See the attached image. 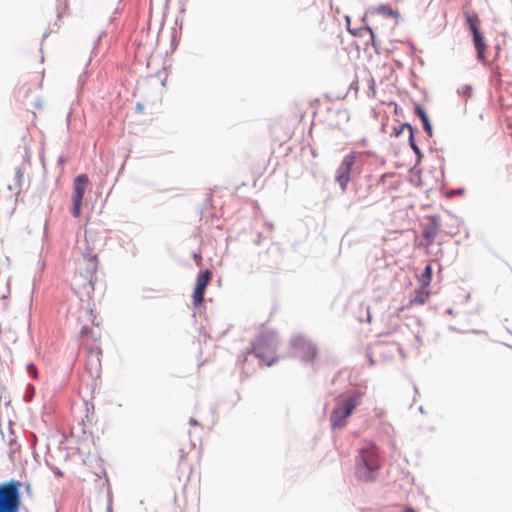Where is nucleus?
I'll return each instance as SVG.
<instances>
[{
	"label": "nucleus",
	"mask_w": 512,
	"mask_h": 512,
	"mask_svg": "<svg viewBox=\"0 0 512 512\" xmlns=\"http://www.w3.org/2000/svg\"><path fill=\"white\" fill-rule=\"evenodd\" d=\"M98 259L96 255L86 254L79 264L78 272L72 279V287L77 294L90 298L94 291Z\"/></svg>",
	"instance_id": "obj_1"
},
{
	"label": "nucleus",
	"mask_w": 512,
	"mask_h": 512,
	"mask_svg": "<svg viewBox=\"0 0 512 512\" xmlns=\"http://www.w3.org/2000/svg\"><path fill=\"white\" fill-rule=\"evenodd\" d=\"M45 76V69L41 62L39 68L35 71H26L22 76L23 88L25 89V99L27 104L35 111L42 110L45 107V99L37 94L42 89Z\"/></svg>",
	"instance_id": "obj_2"
},
{
	"label": "nucleus",
	"mask_w": 512,
	"mask_h": 512,
	"mask_svg": "<svg viewBox=\"0 0 512 512\" xmlns=\"http://www.w3.org/2000/svg\"><path fill=\"white\" fill-rule=\"evenodd\" d=\"M362 393L353 391L350 394L340 395L336 399L335 407L330 415V422L333 429L343 428L353 410L361 403Z\"/></svg>",
	"instance_id": "obj_3"
},
{
	"label": "nucleus",
	"mask_w": 512,
	"mask_h": 512,
	"mask_svg": "<svg viewBox=\"0 0 512 512\" xmlns=\"http://www.w3.org/2000/svg\"><path fill=\"white\" fill-rule=\"evenodd\" d=\"M378 449L373 443H367L359 452L356 474L360 480L371 481L379 469Z\"/></svg>",
	"instance_id": "obj_4"
},
{
	"label": "nucleus",
	"mask_w": 512,
	"mask_h": 512,
	"mask_svg": "<svg viewBox=\"0 0 512 512\" xmlns=\"http://www.w3.org/2000/svg\"><path fill=\"white\" fill-rule=\"evenodd\" d=\"M22 487L23 483L15 479L0 483V512H20Z\"/></svg>",
	"instance_id": "obj_5"
},
{
	"label": "nucleus",
	"mask_w": 512,
	"mask_h": 512,
	"mask_svg": "<svg viewBox=\"0 0 512 512\" xmlns=\"http://www.w3.org/2000/svg\"><path fill=\"white\" fill-rule=\"evenodd\" d=\"M276 347L277 340L273 333H261L252 343L247 353L254 354L262 364L271 366L277 360Z\"/></svg>",
	"instance_id": "obj_6"
},
{
	"label": "nucleus",
	"mask_w": 512,
	"mask_h": 512,
	"mask_svg": "<svg viewBox=\"0 0 512 512\" xmlns=\"http://www.w3.org/2000/svg\"><path fill=\"white\" fill-rule=\"evenodd\" d=\"M88 184L89 179L86 174L78 175L73 181L72 215L76 218L81 215L82 201Z\"/></svg>",
	"instance_id": "obj_7"
},
{
	"label": "nucleus",
	"mask_w": 512,
	"mask_h": 512,
	"mask_svg": "<svg viewBox=\"0 0 512 512\" xmlns=\"http://www.w3.org/2000/svg\"><path fill=\"white\" fill-rule=\"evenodd\" d=\"M212 279V272L208 269L198 273L196 277L195 288L192 294V303L195 307H200L204 301L205 290Z\"/></svg>",
	"instance_id": "obj_8"
},
{
	"label": "nucleus",
	"mask_w": 512,
	"mask_h": 512,
	"mask_svg": "<svg viewBox=\"0 0 512 512\" xmlns=\"http://www.w3.org/2000/svg\"><path fill=\"white\" fill-rule=\"evenodd\" d=\"M99 338L100 336L95 335L91 328L83 327L81 329L82 345L87 347L88 354L90 357L95 358L98 365H100L101 348L96 343Z\"/></svg>",
	"instance_id": "obj_9"
},
{
	"label": "nucleus",
	"mask_w": 512,
	"mask_h": 512,
	"mask_svg": "<svg viewBox=\"0 0 512 512\" xmlns=\"http://www.w3.org/2000/svg\"><path fill=\"white\" fill-rule=\"evenodd\" d=\"M355 161L356 156L354 153L346 155L336 171V181L339 183L343 192L346 190L350 181V175Z\"/></svg>",
	"instance_id": "obj_10"
},
{
	"label": "nucleus",
	"mask_w": 512,
	"mask_h": 512,
	"mask_svg": "<svg viewBox=\"0 0 512 512\" xmlns=\"http://www.w3.org/2000/svg\"><path fill=\"white\" fill-rule=\"evenodd\" d=\"M440 230L439 219L436 216L428 217L426 222L423 224V237L428 241L432 242L438 235Z\"/></svg>",
	"instance_id": "obj_11"
},
{
	"label": "nucleus",
	"mask_w": 512,
	"mask_h": 512,
	"mask_svg": "<svg viewBox=\"0 0 512 512\" xmlns=\"http://www.w3.org/2000/svg\"><path fill=\"white\" fill-rule=\"evenodd\" d=\"M431 278L432 268L431 265H427L420 279L421 289L420 291H418V303H423L425 299L429 296L430 291L428 290V286L431 281Z\"/></svg>",
	"instance_id": "obj_12"
},
{
	"label": "nucleus",
	"mask_w": 512,
	"mask_h": 512,
	"mask_svg": "<svg viewBox=\"0 0 512 512\" xmlns=\"http://www.w3.org/2000/svg\"><path fill=\"white\" fill-rule=\"evenodd\" d=\"M472 35H473V43H474V46L477 51V57L480 61L484 62L486 60L485 53L487 50L485 38L480 31H475V33H473Z\"/></svg>",
	"instance_id": "obj_13"
},
{
	"label": "nucleus",
	"mask_w": 512,
	"mask_h": 512,
	"mask_svg": "<svg viewBox=\"0 0 512 512\" xmlns=\"http://www.w3.org/2000/svg\"><path fill=\"white\" fill-rule=\"evenodd\" d=\"M375 15H381L383 17H389V18H397L398 12L393 10L391 6L389 5H379L376 8L371 9L365 14V18L367 17H374Z\"/></svg>",
	"instance_id": "obj_14"
},
{
	"label": "nucleus",
	"mask_w": 512,
	"mask_h": 512,
	"mask_svg": "<svg viewBox=\"0 0 512 512\" xmlns=\"http://www.w3.org/2000/svg\"><path fill=\"white\" fill-rule=\"evenodd\" d=\"M393 133L395 136H400L401 134L406 133L408 135V140H409L410 146L413 149V151L416 153V141L414 139L413 128L410 124H407V123L402 124L399 129L394 127Z\"/></svg>",
	"instance_id": "obj_15"
},
{
	"label": "nucleus",
	"mask_w": 512,
	"mask_h": 512,
	"mask_svg": "<svg viewBox=\"0 0 512 512\" xmlns=\"http://www.w3.org/2000/svg\"><path fill=\"white\" fill-rule=\"evenodd\" d=\"M466 24L469 27L471 33H475V31H480V19L478 15L474 12L465 11L464 12Z\"/></svg>",
	"instance_id": "obj_16"
},
{
	"label": "nucleus",
	"mask_w": 512,
	"mask_h": 512,
	"mask_svg": "<svg viewBox=\"0 0 512 512\" xmlns=\"http://www.w3.org/2000/svg\"><path fill=\"white\" fill-rule=\"evenodd\" d=\"M418 117L422 121L423 129L429 137L433 135L432 126L430 124L427 114L418 106Z\"/></svg>",
	"instance_id": "obj_17"
},
{
	"label": "nucleus",
	"mask_w": 512,
	"mask_h": 512,
	"mask_svg": "<svg viewBox=\"0 0 512 512\" xmlns=\"http://www.w3.org/2000/svg\"><path fill=\"white\" fill-rule=\"evenodd\" d=\"M305 346H306V349H307L306 358L308 360H314L316 358V356H317V350H316L315 346L312 345V344H309V343H307Z\"/></svg>",
	"instance_id": "obj_18"
},
{
	"label": "nucleus",
	"mask_w": 512,
	"mask_h": 512,
	"mask_svg": "<svg viewBox=\"0 0 512 512\" xmlns=\"http://www.w3.org/2000/svg\"><path fill=\"white\" fill-rule=\"evenodd\" d=\"M368 87L369 92L367 93L369 97H376V90H375V81L374 79L370 78L368 80Z\"/></svg>",
	"instance_id": "obj_19"
},
{
	"label": "nucleus",
	"mask_w": 512,
	"mask_h": 512,
	"mask_svg": "<svg viewBox=\"0 0 512 512\" xmlns=\"http://www.w3.org/2000/svg\"><path fill=\"white\" fill-rule=\"evenodd\" d=\"M27 370H28V373L33 377V378H37V369L35 367L34 364H29L27 365Z\"/></svg>",
	"instance_id": "obj_20"
},
{
	"label": "nucleus",
	"mask_w": 512,
	"mask_h": 512,
	"mask_svg": "<svg viewBox=\"0 0 512 512\" xmlns=\"http://www.w3.org/2000/svg\"><path fill=\"white\" fill-rule=\"evenodd\" d=\"M360 30H365V31L369 32V34L371 35V38H372V44L374 45L375 37H374V32H373L372 28L369 26H365V27L361 28Z\"/></svg>",
	"instance_id": "obj_21"
},
{
	"label": "nucleus",
	"mask_w": 512,
	"mask_h": 512,
	"mask_svg": "<svg viewBox=\"0 0 512 512\" xmlns=\"http://www.w3.org/2000/svg\"><path fill=\"white\" fill-rule=\"evenodd\" d=\"M25 491L28 495H31L32 494V486H31V483L27 482L25 483Z\"/></svg>",
	"instance_id": "obj_22"
},
{
	"label": "nucleus",
	"mask_w": 512,
	"mask_h": 512,
	"mask_svg": "<svg viewBox=\"0 0 512 512\" xmlns=\"http://www.w3.org/2000/svg\"><path fill=\"white\" fill-rule=\"evenodd\" d=\"M452 195H456V191H450L447 193L448 197H451Z\"/></svg>",
	"instance_id": "obj_23"
},
{
	"label": "nucleus",
	"mask_w": 512,
	"mask_h": 512,
	"mask_svg": "<svg viewBox=\"0 0 512 512\" xmlns=\"http://www.w3.org/2000/svg\"><path fill=\"white\" fill-rule=\"evenodd\" d=\"M190 424H191V425H196V424H197V422H196L194 419H191V420H190Z\"/></svg>",
	"instance_id": "obj_24"
},
{
	"label": "nucleus",
	"mask_w": 512,
	"mask_h": 512,
	"mask_svg": "<svg viewBox=\"0 0 512 512\" xmlns=\"http://www.w3.org/2000/svg\"><path fill=\"white\" fill-rule=\"evenodd\" d=\"M55 474L59 477L63 476V474L60 471L55 472Z\"/></svg>",
	"instance_id": "obj_25"
},
{
	"label": "nucleus",
	"mask_w": 512,
	"mask_h": 512,
	"mask_svg": "<svg viewBox=\"0 0 512 512\" xmlns=\"http://www.w3.org/2000/svg\"><path fill=\"white\" fill-rule=\"evenodd\" d=\"M417 155H418V158H420L421 154H420V151L418 150L417 152Z\"/></svg>",
	"instance_id": "obj_26"
},
{
	"label": "nucleus",
	"mask_w": 512,
	"mask_h": 512,
	"mask_svg": "<svg viewBox=\"0 0 512 512\" xmlns=\"http://www.w3.org/2000/svg\"><path fill=\"white\" fill-rule=\"evenodd\" d=\"M407 512H414L412 509L407 510Z\"/></svg>",
	"instance_id": "obj_27"
},
{
	"label": "nucleus",
	"mask_w": 512,
	"mask_h": 512,
	"mask_svg": "<svg viewBox=\"0 0 512 512\" xmlns=\"http://www.w3.org/2000/svg\"><path fill=\"white\" fill-rule=\"evenodd\" d=\"M108 512H112V509H111V508H109V509H108Z\"/></svg>",
	"instance_id": "obj_28"
}]
</instances>
